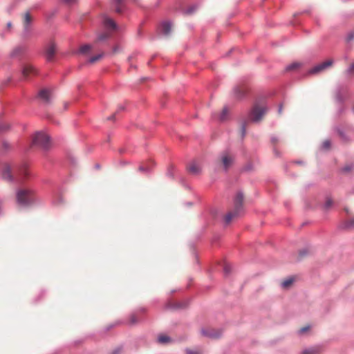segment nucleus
<instances>
[{
  "mask_svg": "<svg viewBox=\"0 0 354 354\" xmlns=\"http://www.w3.org/2000/svg\"><path fill=\"white\" fill-rule=\"evenodd\" d=\"M243 202V195L242 193H237L234 199V209L233 211L228 212L225 216V221L227 224H229L231 221L239 216L240 214Z\"/></svg>",
  "mask_w": 354,
  "mask_h": 354,
  "instance_id": "f257e3e1",
  "label": "nucleus"
},
{
  "mask_svg": "<svg viewBox=\"0 0 354 354\" xmlns=\"http://www.w3.org/2000/svg\"><path fill=\"white\" fill-rule=\"evenodd\" d=\"M17 200L21 205H28L34 201V192L30 189H21L17 192Z\"/></svg>",
  "mask_w": 354,
  "mask_h": 354,
  "instance_id": "f03ea898",
  "label": "nucleus"
},
{
  "mask_svg": "<svg viewBox=\"0 0 354 354\" xmlns=\"http://www.w3.org/2000/svg\"><path fill=\"white\" fill-rule=\"evenodd\" d=\"M234 156L227 151L223 152L216 161L217 167L227 171L234 163Z\"/></svg>",
  "mask_w": 354,
  "mask_h": 354,
  "instance_id": "7ed1b4c3",
  "label": "nucleus"
},
{
  "mask_svg": "<svg viewBox=\"0 0 354 354\" xmlns=\"http://www.w3.org/2000/svg\"><path fill=\"white\" fill-rule=\"evenodd\" d=\"M49 142V136L42 132L37 133L32 139V144L34 145H38L44 149H46L48 147Z\"/></svg>",
  "mask_w": 354,
  "mask_h": 354,
  "instance_id": "20e7f679",
  "label": "nucleus"
},
{
  "mask_svg": "<svg viewBox=\"0 0 354 354\" xmlns=\"http://www.w3.org/2000/svg\"><path fill=\"white\" fill-rule=\"evenodd\" d=\"M116 29V24H106L103 32L100 33L97 37V41H103L110 37Z\"/></svg>",
  "mask_w": 354,
  "mask_h": 354,
  "instance_id": "39448f33",
  "label": "nucleus"
},
{
  "mask_svg": "<svg viewBox=\"0 0 354 354\" xmlns=\"http://www.w3.org/2000/svg\"><path fill=\"white\" fill-rule=\"evenodd\" d=\"M266 109L259 106H254L250 114V120L252 122H259L266 113Z\"/></svg>",
  "mask_w": 354,
  "mask_h": 354,
  "instance_id": "423d86ee",
  "label": "nucleus"
},
{
  "mask_svg": "<svg viewBox=\"0 0 354 354\" xmlns=\"http://www.w3.org/2000/svg\"><path fill=\"white\" fill-rule=\"evenodd\" d=\"M333 64V60L332 59H328L315 66L312 68L309 71L308 74L310 75H314L319 73L324 70H326L327 68L332 66Z\"/></svg>",
  "mask_w": 354,
  "mask_h": 354,
  "instance_id": "0eeeda50",
  "label": "nucleus"
},
{
  "mask_svg": "<svg viewBox=\"0 0 354 354\" xmlns=\"http://www.w3.org/2000/svg\"><path fill=\"white\" fill-rule=\"evenodd\" d=\"M187 169L189 173L191 174H193V175H197V174H200L201 171V166L196 161H193V162H190L187 165Z\"/></svg>",
  "mask_w": 354,
  "mask_h": 354,
  "instance_id": "6e6552de",
  "label": "nucleus"
},
{
  "mask_svg": "<svg viewBox=\"0 0 354 354\" xmlns=\"http://www.w3.org/2000/svg\"><path fill=\"white\" fill-rule=\"evenodd\" d=\"M56 53V46L54 43H50L46 49V57L49 62L52 61Z\"/></svg>",
  "mask_w": 354,
  "mask_h": 354,
  "instance_id": "1a4fd4ad",
  "label": "nucleus"
},
{
  "mask_svg": "<svg viewBox=\"0 0 354 354\" xmlns=\"http://www.w3.org/2000/svg\"><path fill=\"white\" fill-rule=\"evenodd\" d=\"M201 333L203 334V335L207 336V337H209L211 338L218 337L221 334L220 331L216 330L214 328H203L201 330Z\"/></svg>",
  "mask_w": 354,
  "mask_h": 354,
  "instance_id": "9d476101",
  "label": "nucleus"
},
{
  "mask_svg": "<svg viewBox=\"0 0 354 354\" xmlns=\"http://www.w3.org/2000/svg\"><path fill=\"white\" fill-rule=\"evenodd\" d=\"M2 177L4 180L11 181L13 179L10 167L8 165H4L2 169Z\"/></svg>",
  "mask_w": 354,
  "mask_h": 354,
  "instance_id": "9b49d317",
  "label": "nucleus"
},
{
  "mask_svg": "<svg viewBox=\"0 0 354 354\" xmlns=\"http://www.w3.org/2000/svg\"><path fill=\"white\" fill-rule=\"evenodd\" d=\"M171 30V24H160L158 30L163 35H168Z\"/></svg>",
  "mask_w": 354,
  "mask_h": 354,
  "instance_id": "f8f14e48",
  "label": "nucleus"
},
{
  "mask_svg": "<svg viewBox=\"0 0 354 354\" xmlns=\"http://www.w3.org/2000/svg\"><path fill=\"white\" fill-rule=\"evenodd\" d=\"M136 1V0H133ZM124 1L125 0H114L115 10L118 13H121L124 10Z\"/></svg>",
  "mask_w": 354,
  "mask_h": 354,
  "instance_id": "ddd939ff",
  "label": "nucleus"
},
{
  "mask_svg": "<svg viewBox=\"0 0 354 354\" xmlns=\"http://www.w3.org/2000/svg\"><path fill=\"white\" fill-rule=\"evenodd\" d=\"M39 97L46 103L50 101V93L48 89H42L39 93Z\"/></svg>",
  "mask_w": 354,
  "mask_h": 354,
  "instance_id": "4468645a",
  "label": "nucleus"
},
{
  "mask_svg": "<svg viewBox=\"0 0 354 354\" xmlns=\"http://www.w3.org/2000/svg\"><path fill=\"white\" fill-rule=\"evenodd\" d=\"M35 73V68L29 64L25 65L24 66L22 73L24 77H27L30 74H34Z\"/></svg>",
  "mask_w": 354,
  "mask_h": 354,
  "instance_id": "2eb2a0df",
  "label": "nucleus"
},
{
  "mask_svg": "<svg viewBox=\"0 0 354 354\" xmlns=\"http://www.w3.org/2000/svg\"><path fill=\"white\" fill-rule=\"evenodd\" d=\"M18 175V181H21L22 179L26 178L28 176V171L25 166H23L20 169H19Z\"/></svg>",
  "mask_w": 354,
  "mask_h": 354,
  "instance_id": "dca6fc26",
  "label": "nucleus"
},
{
  "mask_svg": "<svg viewBox=\"0 0 354 354\" xmlns=\"http://www.w3.org/2000/svg\"><path fill=\"white\" fill-rule=\"evenodd\" d=\"M342 227L348 230H354V218H351L345 221L342 223Z\"/></svg>",
  "mask_w": 354,
  "mask_h": 354,
  "instance_id": "f3484780",
  "label": "nucleus"
},
{
  "mask_svg": "<svg viewBox=\"0 0 354 354\" xmlns=\"http://www.w3.org/2000/svg\"><path fill=\"white\" fill-rule=\"evenodd\" d=\"M92 49V46L89 44H85L80 47V53L82 54H87Z\"/></svg>",
  "mask_w": 354,
  "mask_h": 354,
  "instance_id": "a211bd4d",
  "label": "nucleus"
},
{
  "mask_svg": "<svg viewBox=\"0 0 354 354\" xmlns=\"http://www.w3.org/2000/svg\"><path fill=\"white\" fill-rule=\"evenodd\" d=\"M151 165L152 162L149 161L145 164H142L141 165H140L138 169L140 171H147L150 169Z\"/></svg>",
  "mask_w": 354,
  "mask_h": 354,
  "instance_id": "6ab92c4d",
  "label": "nucleus"
},
{
  "mask_svg": "<svg viewBox=\"0 0 354 354\" xmlns=\"http://www.w3.org/2000/svg\"><path fill=\"white\" fill-rule=\"evenodd\" d=\"M234 92L237 97H241L246 92V88L244 86H238L234 88Z\"/></svg>",
  "mask_w": 354,
  "mask_h": 354,
  "instance_id": "aec40b11",
  "label": "nucleus"
},
{
  "mask_svg": "<svg viewBox=\"0 0 354 354\" xmlns=\"http://www.w3.org/2000/svg\"><path fill=\"white\" fill-rule=\"evenodd\" d=\"M294 279L292 278H288L282 281L281 286L283 288H288L292 283Z\"/></svg>",
  "mask_w": 354,
  "mask_h": 354,
  "instance_id": "412c9836",
  "label": "nucleus"
},
{
  "mask_svg": "<svg viewBox=\"0 0 354 354\" xmlns=\"http://www.w3.org/2000/svg\"><path fill=\"white\" fill-rule=\"evenodd\" d=\"M158 342L160 344H166L171 342L169 337L165 335H160L158 338Z\"/></svg>",
  "mask_w": 354,
  "mask_h": 354,
  "instance_id": "4be33fe9",
  "label": "nucleus"
},
{
  "mask_svg": "<svg viewBox=\"0 0 354 354\" xmlns=\"http://www.w3.org/2000/svg\"><path fill=\"white\" fill-rule=\"evenodd\" d=\"M228 113H229L228 109L227 107H224L222 110V112H221L220 116H219V120L221 121H225L227 118Z\"/></svg>",
  "mask_w": 354,
  "mask_h": 354,
  "instance_id": "5701e85b",
  "label": "nucleus"
},
{
  "mask_svg": "<svg viewBox=\"0 0 354 354\" xmlns=\"http://www.w3.org/2000/svg\"><path fill=\"white\" fill-rule=\"evenodd\" d=\"M301 66V63H299V62H295V63H292V64L288 65L286 67V70L289 71H293V70H295V69L299 68Z\"/></svg>",
  "mask_w": 354,
  "mask_h": 354,
  "instance_id": "b1692460",
  "label": "nucleus"
},
{
  "mask_svg": "<svg viewBox=\"0 0 354 354\" xmlns=\"http://www.w3.org/2000/svg\"><path fill=\"white\" fill-rule=\"evenodd\" d=\"M319 352V348L314 347L303 351L302 354H317Z\"/></svg>",
  "mask_w": 354,
  "mask_h": 354,
  "instance_id": "393cba45",
  "label": "nucleus"
},
{
  "mask_svg": "<svg viewBox=\"0 0 354 354\" xmlns=\"http://www.w3.org/2000/svg\"><path fill=\"white\" fill-rule=\"evenodd\" d=\"M103 57V53L97 55L95 56H93L91 57L88 60V62L91 64H94L96 62L99 61L102 57Z\"/></svg>",
  "mask_w": 354,
  "mask_h": 354,
  "instance_id": "a878e982",
  "label": "nucleus"
},
{
  "mask_svg": "<svg viewBox=\"0 0 354 354\" xmlns=\"http://www.w3.org/2000/svg\"><path fill=\"white\" fill-rule=\"evenodd\" d=\"M197 8L198 7L196 5H192L185 10V13L187 15L192 14L197 9Z\"/></svg>",
  "mask_w": 354,
  "mask_h": 354,
  "instance_id": "bb28decb",
  "label": "nucleus"
},
{
  "mask_svg": "<svg viewBox=\"0 0 354 354\" xmlns=\"http://www.w3.org/2000/svg\"><path fill=\"white\" fill-rule=\"evenodd\" d=\"M24 22H26V23L31 22L32 18H31V16H30V14L29 12H26V13H24Z\"/></svg>",
  "mask_w": 354,
  "mask_h": 354,
  "instance_id": "cd10ccee",
  "label": "nucleus"
},
{
  "mask_svg": "<svg viewBox=\"0 0 354 354\" xmlns=\"http://www.w3.org/2000/svg\"><path fill=\"white\" fill-rule=\"evenodd\" d=\"M330 140H325L322 144V148L324 149H329L330 147Z\"/></svg>",
  "mask_w": 354,
  "mask_h": 354,
  "instance_id": "c85d7f7f",
  "label": "nucleus"
},
{
  "mask_svg": "<svg viewBox=\"0 0 354 354\" xmlns=\"http://www.w3.org/2000/svg\"><path fill=\"white\" fill-rule=\"evenodd\" d=\"M346 73L349 75L354 74V62L350 65L346 71Z\"/></svg>",
  "mask_w": 354,
  "mask_h": 354,
  "instance_id": "c756f323",
  "label": "nucleus"
},
{
  "mask_svg": "<svg viewBox=\"0 0 354 354\" xmlns=\"http://www.w3.org/2000/svg\"><path fill=\"white\" fill-rule=\"evenodd\" d=\"M64 3L68 6H73L77 3V0H62Z\"/></svg>",
  "mask_w": 354,
  "mask_h": 354,
  "instance_id": "7c9ffc66",
  "label": "nucleus"
},
{
  "mask_svg": "<svg viewBox=\"0 0 354 354\" xmlns=\"http://www.w3.org/2000/svg\"><path fill=\"white\" fill-rule=\"evenodd\" d=\"M124 106H119V108H118V111H116L113 115H112L111 116H110L108 119H109V120H114V119H115V115H116L118 112H120V111H122V110H124Z\"/></svg>",
  "mask_w": 354,
  "mask_h": 354,
  "instance_id": "2f4dec72",
  "label": "nucleus"
},
{
  "mask_svg": "<svg viewBox=\"0 0 354 354\" xmlns=\"http://www.w3.org/2000/svg\"><path fill=\"white\" fill-rule=\"evenodd\" d=\"M130 322L132 324H134L138 322V319L135 314H133L130 316Z\"/></svg>",
  "mask_w": 354,
  "mask_h": 354,
  "instance_id": "473e14b6",
  "label": "nucleus"
},
{
  "mask_svg": "<svg viewBox=\"0 0 354 354\" xmlns=\"http://www.w3.org/2000/svg\"><path fill=\"white\" fill-rule=\"evenodd\" d=\"M56 12H57V11H56L55 10H52V11H50V12H48V13L46 14L47 18H48V19H52V17H53V16L56 13Z\"/></svg>",
  "mask_w": 354,
  "mask_h": 354,
  "instance_id": "72a5a7b5",
  "label": "nucleus"
},
{
  "mask_svg": "<svg viewBox=\"0 0 354 354\" xmlns=\"http://www.w3.org/2000/svg\"><path fill=\"white\" fill-rule=\"evenodd\" d=\"M22 50V48H15L12 53V56H15L16 55H17L18 53H19Z\"/></svg>",
  "mask_w": 354,
  "mask_h": 354,
  "instance_id": "f704fd0d",
  "label": "nucleus"
},
{
  "mask_svg": "<svg viewBox=\"0 0 354 354\" xmlns=\"http://www.w3.org/2000/svg\"><path fill=\"white\" fill-rule=\"evenodd\" d=\"M332 204H333V201L331 199H327V201H326L325 206L326 208H328L332 205Z\"/></svg>",
  "mask_w": 354,
  "mask_h": 354,
  "instance_id": "c9c22d12",
  "label": "nucleus"
},
{
  "mask_svg": "<svg viewBox=\"0 0 354 354\" xmlns=\"http://www.w3.org/2000/svg\"><path fill=\"white\" fill-rule=\"evenodd\" d=\"M245 126H246V124L245 122L243 124L242 127H241V136L242 137H243L245 134Z\"/></svg>",
  "mask_w": 354,
  "mask_h": 354,
  "instance_id": "e433bc0d",
  "label": "nucleus"
},
{
  "mask_svg": "<svg viewBox=\"0 0 354 354\" xmlns=\"http://www.w3.org/2000/svg\"><path fill=\"white\" fill-rule=\"evenodd\" d=\"M308 329H309V327H308V326L303 327V328H301L299 330V333H300L301 334H303V333H304L306 331H307Z\"/></svg>",
  "mask_w": 354,
  "mask_h": 354,
  "instance_id": "4c0bfd02",
  "label": "nucleus"
},
{
  "mask_svg": "<svg viewBox=\"0 0 354 354\" xmlns=\"http://www.w3.org/2000/svg\"><path fill=\"white\" fill-rule=\"evenodd\" d=\"M7 129H8V126H7L6 124H0V131H4V130H6Z\"/></svg>",
  "mask_w": 354,
  "mask_h": 354,
  "instance_id": "58836bf2",
  "label": "nucleus"
},
{
  "mask_svg": "<svg viewBox=\"0 0 354 354\" xmlns=\"http://www.w3.org/2000/svg\"><path fill=\"white\" fill-rule=\"evenodd\" d=\"M102 22L111 23V22H115V21L113 20L112 19L109 18V17H106Z\"/></svg>",
  "mask_w": 354,
  "mask_h": 354,
  "instance_id": "ea45409f",
  "label": "nucleus"
},
{
  "mask_svg": "<svg viewBox=\"0 0 354 354\" xmlns=\"http://www.w3.org/2000/svg\"><path fill=\"white\" fill-rule=\"evenodd\" d=\"M354 38V32H351L348 35V40H352Z\"/></svg>",
  "mask_w": 354,
  "mask_h": 354,
  "instance_id": "a19ab883",
  "label": "nucleus"
},
{
  "mask_svg": "<svg viewBox=\"0 0 354 354\" xmlns=\"http://www.w3.org/2000/svg\"><path fill=\"white\" fill-rule=\"evenodd\" d=\"M30 24H24V28L25 30H27L28 28H29Z\"/></svg>",
  "mask_w": 354,
  "mask_h": 354,
  "instance_id": "79ce46f5",
  "label": "nucleus"
},
{
  "mask_svg": "<svg viewBox=\"0 0 354 354\" xmlns=\"http://www.w3.org/2000/svg\"><path fill=\"white\" fill-rule=\"evenodd\" d=\"M12 28V24H7V28L10 30Z\"/></svg>",
  "mask_w": 354,
  "mask_h": 354,
  "instance_id": "37998d69",
  "label": "nucleus"
},
{
  "mask_svg": "<svg viewBox=\"0 0 354 354\" xmlns=\"http://www.w3.org/2000/svg\"><path fill=\"white\" fill-rule=\"evenodd\" d=\"M187 353H189V354H194V353L191 352L190 351H187Z\"/></svg>",
  "mask_w": 354,
  "mask_h": 354,
  "instance_id": "c03bdc74",
  "label": "nucleus"
},
{
  "mask_svg": "<svg viewBox=\"0 0 354 354\" xmlns=\"http://www.w3.org/2000/svg\"><path fill=\"white\" fill-rule=\"evenodd\" d=\"M3 145H4V146H5L6 147H7V146H8V144H6V143H4Z\"/></svg>",
  "mask_w": 354,
  "mask_h": 354,
  "instance_id": "a18cd8bd",
  "label": "nucleus"
},
{
  "mask_svg": "<svg viewBox=\"0 0 354 354\" xmlns=\"http://www.w3.org/2000/svg\"><path fill=\"white\" fill-rule=\"evenodd\" d=\"M162 22L166 23V22H169V21H163Z\"/></svg>",
  "mask_w": 354,
  "mask_h": 354,
  "instance_id": "49530a36",
  "label": "nucleus"
}]
</instances>
